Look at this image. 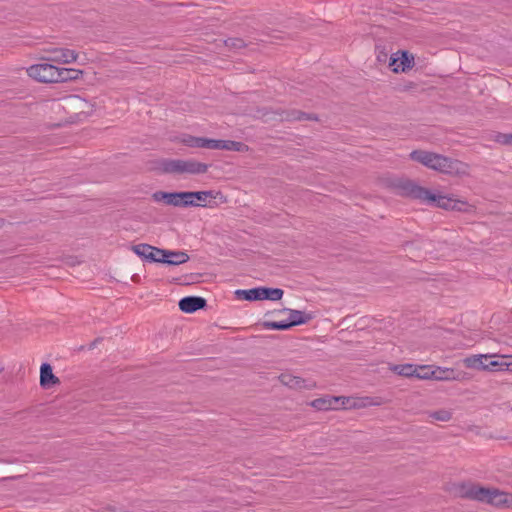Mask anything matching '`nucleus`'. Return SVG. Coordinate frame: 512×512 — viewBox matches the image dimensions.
Listing matches in <instances>:
<instances>
[{
  "label": "nucleus",
  "instance_id": "obj_1",
  "mask_svg": "<svg viewBox=\"0 0 512 512\" xmlns=\"http://www.w3.org/2000/svg\"><path fill=\"white\" fill-rule=\"evenodd\" d=\"M410 158L425 167L451 176L468 174V165L462 161L424 150H414Z\"/></svg>",
  "mask_w": 512,
  "mask_h": 512
},
{
  "label": "nucleus",
  "instance_id": "obj_2",
  "mask_svg": "<svg viewBox=\"0 0 512 512\" xmlns=\"http://www.w3.org/2000/svg\"><path fill=\"white\" fill-rule=\"evenodd\" d=\"M401 190L406 196L422 202L435 204V206L445 210L468 212L471 208V206L465 201L457 200L445 195L434 194L429 189L418 186L411 181L402 183Z\"/></svg>",
  "mask_w": 512,
  "mask_h": 512
},
{
  "label": "nucleus",
  "instance_id": "obj_3",
  "mask_svg": "<svg viewBox=\"0 0 512 512\" xmlns=\"http://www.w3.org/2000/svg\"><path fill=\"white\" fill-rule=\"evenodd\" d=\"M462 497L486 502L494 506H502L509 502L510 495L494 488H485L474 483H464L460 486Z\"/></svg>",
  "mask_w": 512,
  "mask_h": 512
},
{
  "label": "nucleus",
  "instance_id": "obj_4",
  "mask_svg": "<svg viewBox=\"0 0 512 512\" xmlns=\"http://www.w3.org/2000/svg\"><path fill=\"white\" fill-rule=\"evenodd\" d=\"M71 71L65 68H58L52 64L41 63L27 68V74L43 83H55L72 80L75 76H70Z\"/></svg>",
  "mask_w": 512,
  "mask_h": 512
},
{
  "label": "nucleus",
  "instance_id": "obj_5",
  "mask_svg": "<svg viewBox=\"0 0 512 512\" xmlns=\"http://www.w3.org/2000/svg\"><path fill=\"white\" fill-rule=\"evenodd\" d=\"M208 165L195 159H168L163 161L162 170L173 175H199L208 170Z\"/></svg>",
  "mask_w": 512,
  "mask_h": 512
},
{
  "label": "nucleus",
  "instance_id": "obj_6",
  "mask_svg": "<svg viewBox=\"0 0 512 512\" xmlns=\"http://www.w3.org/2000/svg\"><path fill=\"white\" fill-rule=\"evenodd\" d=\"M495 355L492 354H479L466 357L464 365L470 369L485 370V371H511L512 362H506L507 356H499L500 360H490Z\"/></svg>",
  "mask_w": 512,
  "mask_h": 512
},
{
  "label": "nucleus",
  "instance_id": "obj_7",
  "mask_svg": "<svg viewBox=\"0 0 512 512\" xmlns=\"http://www.w3.org/2000/svg\"><path fill=\"white\" fill-rule=\"evenodd\" d=\"M350 398L344 396H324L311 401L310 405L321 411L337 410L349 405Z\"/></svg>",
  "mask_w": 512,
  "mask_h": 512
},
{
  "label": "nucleus",
  "instance_id": "obj_8",
  "mask_svg": "<svg viewBox=\"0 0 512 512\" xmlns=\"http://www.w3.org/2000/svg\"><path fill=\"white\" fill-rule=\"evenodd\" d=\"M396 54H393L390 58V67L394 72H406L411 69L414 65V56L407 51L401 52V57H396Z\"/></svg>",
  "mask_w": 512,
  "mask_h": 512
},
{
  "label": "nucleus",
  "instance_id": "obj_9",
  "mask_svg": "<svg viewBox=\"0 0 512 512\" xmlns=\"http://www.w3.org/2000/svg\"><path fill=\"white\" fill-rule=\"evenodd\" d=\"M205 148L214 150L241 151L243 144L231 140H216L206 138L204 141Z\"/></svg>",
  "mask_w": 512,
  "mask_h": 512
},
{
  "label": "nucleus",
  "instance_id": "obj_10",
  "mask_svg": "<svg viewBox=\"0 0 512 512\" xmlns=\"http://www.w3.org/2000/svg\"><path fill=\"white\" fill-rule=\"evenodd\" d=\"M206 306V300L198 296H187L179 301V308L185 313H193Z\"/></svg>",
  "mask_w": 512,
  "mask_h": 512
},
{
  "label": "nucleus",
  "instance_id": "obj_11",
  "mask_svg": "<svg viewBox=\"0 0 512 512\" xmlns=\"http://www.w3.org/2000/svg\"><path fill=\"white\" fill-rule=\"evenodd\" d=\"M77 54L74 50L66 48H55L51 51V56L48 58L50 61L57 63H71L75 61Z\"/></svg>",
  "mask_w": 512,
  "mask_h": 512
},
{
  "label": "nucleus",
  "instance_id": "obj_12",
  "mask_svg": "<svg viewBox=\"0 0 512 512\" xmlns=\"http://www.w3.org/2000/svg\"><path fill=\"white\" fill-rule=\"evenodd\" d=\"M58 383L59 379L53 374L51 365L43 363L40 368V385L43 388H49Z\"/></svg>",
  "mask_w": 512,
  "mask_h": 512
},
{
  "label": "nucleus",
  "instance_id": "obj_13",
  "mask_svg": "<svg viewBox=\"0 0 512 512\" xmlns=\"http://www.w3.org/2000/svg\"><path fill=\"white\" fill-rule=\"evenodd\" d=\"M153 199L157 202L163 201L167 205L181 207L180 192H163L158 191L153 194Z\"/></svg>",
  "mask_w": 512,
  "mask_h": 512
},
{
  "label": "nucleus",
  "instance_id": "obj_14",
  "mask_svg": "<svg viewBox=\"0 0 512 512\" xmlns=\"http://www.w3.org/2000/svg\"><path fill=\"white\" fill-rule=\"evenodd\" d=\"M432 379L438 381H451L455 380V372L452 368H443L432 365Z\"/></svg>",
  "mask_w": 512,
  "mask_h": 512
},
{
  "label": "nucleus",
  "instance_id": "obj_15",
  "mask_svg": "<svg viewBox=\"0 0 512 512\" xmlns=\"http://www.w3.org/2000/svg\"><path fill=\"white\" fill-rule=\"evenodd\" d=\"M189 260V255L183 251H170L167 250V257L164 259V264L180 265Z\"/></svg>",
  "mask_w": 512,
  "mask_h": 512
},
{
  "label": "nucleus",
  "instance_id": "obj_16",
  "mask_svg": "<svg viewBox=\"0 0 512 512\" xmlns=\"http://www.w3.org/2000/svg\"><path fill=\"white\" fill-rule=\"evenodd\" d=\"M287 311L289 312L287 322L290 328L296 325L304 324L311 319L310 315L302 311L292 309H288Z\"/></svg>",
  "mask_w": 512,
  "mask_h": 512
},
{
  "label": "nucleus",
  "instance_id": "obj_17",
  "mask_svg": "<svg viewBox=\"0 0 512 512\" xmlns=\"http://www.w3.org/2000/svg\"><path fill=\"white\" fill-rule=\"evenodd\" d=\"M391 370L397 375L404 377H416L417 365L399 364L391 367Z\"/></svg>",
  "mask_w": 512,
  "mask_h": 512
},
{
  "label": "nucleus",
  "instance_id": "obj_18",
  "mask_svg": "<svg viewBox=\"0 0 512 512\" xmlns=\"http://www.w3.org/2000/svg\"><path fill=\"white\" fill-rule=\"evenodd\" d=\"M279 380L283 385L290 388H302L304 386V380L302 378L288 373L281 374Z\"/></svg>",
  "mask_w": 512,
  "mask_h": 512
},
{
  "label": "nucleus",
  "instance_id": "obj_19",
  "mask_svg": "<svg viewBox=\"0 0 512 512\" xmlns=\"http://www.w3.org/2000/svg\"><path fill=\"white\" fill-rule=\"evenodd\" d=\"M181 207H204V204L198 203L194 198V191L180 192Z\"/></svg>",
  "mask_w": 512,
  "mask_h": 512
},
{
  "label": "nucleus",
  "instance_id": "obj_20",
  "mask_svg": "<svg viewBox=\"0 0 512 512\" xmlns=\"http://www.w3.org/2000/svg\"><path fill=\"white\" fill-rule=\"evenodd\" d=\"M238 299L247 300V301H255L258 300V287L247 290H236L235 292Z\"/></svg>",
  "mask_w": 512,
  "mask_h": 512
},
{
  "label": "nucleus",
  "instance_id": "obj_21",
  "mask_svg": "<svg viewBox=\"0 0 512 512\" xmlns=\"http://www.w3.org/2000/svg\"><path fill=\"white\" fill-rule=\"evenodd\" d=\"M133 252L139 257L148 260L149 254L153 251V246L149 244H137L132 247Z\"/></svg>",
  "mask_w": 512,
  "mask_h": 512
},
{
  "label": "nucleus",
  "instance_id": "obj_22",
  "mask_svg": "<svg viewBox=\"0 0 512 512\" xmlns=\"http://www.w3.org/2000/svg\"><path fill=\"white\" fill-rule=\"evenodd\" d=\"M428 416L434 421L448 422L452 418V413L446 409L429 412Z\"/></svg>",
  "mask_w": 512,
  "mask_h": 512
},
{
  "label": "nucleus",
  "instance_id": "obj_23",
  "mask_svg": "<svg viewBox=\"0 0 512 512\" xmlns=\"http://www.w3.org/2000/svg\"><path fill=\"white\" fill-rule=\"evenodd\" d=\"M165 257H167V250L153 246V251L149 254L148 261L164 263Z\"/></svg>",
  "mask_w": 512,
  "mask_h": 512
},
{
  "label": "nucleus",
  "instance_id": "obj_24",
  "mask_svg": "<svg viewBox=\"0 0 512 512\" xmlns=\"http://www.w3.org/2000/svg\"><path fill=\"white\" fill-rule=\"evenodd\" d=\"M432 365H417L416 378L428 380L432 379Z\"/></svg>",
  "mask_w": 512,
  "mask_h": 512
},
{
  "label": "nucleus",
  "instance_id": "obj_25",
  "mask_svg": "<svg viewBox=\"0 0 512 512\" xmlns=\"http://www.w3.org/2000/svg\"><path fill=\"white\" fill-rule=\"evenodd\" d=\"M263 327L271 330H287L290 328L287 321H265Z\"/></svg>",
  "mask_w": 512,
  "mask_h": 512
},
{
  "label": "nucleus",
  "instance_id": "obj_26",
  "mask_svg": "<svg viewBox=\"0 0 512 512\" xmlns=\"http://www.w3.org/2000/svg\"><path fill=\"white\" fill-rule=\"evenodd\" d=\"M194 198L195 201H197L198 203H202L204 204V206H206L207 200L214 199L215 196L213 191H194Z\"/></svg>",
  "mask_w": 512,
  "mask_h": 512
},
{
  "label": "nucleus",
  "instance_id": "obj_27",
  "mask_svg": "<svg viewBox=\"0 0 512 512\" xmlns=\"http://www.w3.org/2000/svg\"><path fill=\"white\" fill-rule=\"evenodd\" d=\"M225 46L229 50L237 51L245 47V43L240 38H229L225 40Z\"/></svg>",
  "mask_w": 512,
  "mask_h": 512
},
{
  "label": "nucleus",
  "instance_id": "obj_28",
  "mask_svg": "<svg viewBox=\"0 0 512 512\" xmlns=\"http://www.w3.org/2000/svg\"><path fill=\"white\" fill-rule=\"evenodd\" d=\"M204 141H206V138L203 137H190L189 140H185L184 142L191 147H199V148H205Z\"/></svg>",
  "mask_w": 512,
  "mask_h": 512
},
{
  "label": "nucleus",
  "instance_id": "obj_29",
  "mask_svg": "<svg viewBox=\"0 0 512 512\" xmlns=\"http://www.w3.org/2000/svg\"><path fill=\"white\" fill-rule=\"evenodd\" d=\"M495 141L503 145L512 146V134L498 133L495 137Z\"/></svg>",
  "mask_w": 512,
  "mask_h": 512
},
{
  "label": "nucleus",
  "instance_id": "obj_30",
  "mask_svg": "<svg viewBox=\"0 0 512 512\" xmlns=\"http://www.w3.org/2000/svg\"><path fill=\"white\" fill-rule=\"evenodd\" d=\"M269 300L277 301L283 297V290L280 288H268Z\"/></svg>",
  "mask_w": 512,
  "mask_h": 512
},
{
  "label": "nucleus",
  "instance_id": "obj_31",
  "mask_svg": "<svg viewBox=\"0 0 512 512\" xmlns=\"http://www.w3.org/2000/svg\"><path fill=\"white\" fill-rule=\"evenodd\" d=\"M312 119L309 115L306 113L300 112V111H293L291 114L287 116V120H308Z\"/></svg>",
  "mask_w": 512,
  "mask_h": 512
},
{
  "label": "nucleus",
  "instance_id": "obj_32",
  "mask_svg": "<svg viewBox=\"0 0 512 512\" xmlns=\"http://www.w3.org/2000/svg\"><path fill=\"white\" fill-rule=\"evenodd\" d=\"M258 300H269L268 288L258 287Z\"/></svg>",
  "mask_w": 512,
  "mask_h": 512
},
{
  "label": "nucleus",
  "instance_id": "obj_33",
  "mask_svg": "<svg viewBox=\"0 0 512 512\" xmlns=\"http://www.w3.org/2000/svg\"><path fill=\"white\" fill-rule=\"evenodd\" d=\"M69 71H71L70 73V76H75L74 79H77L78 78V74L80 73V71L78 70H73V69H68Z\"/></svg>",
  "mask_w": 512,
  "mask_h": 512
}]
</instances>
